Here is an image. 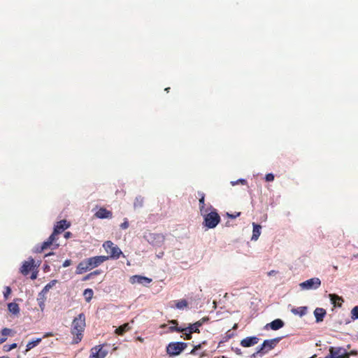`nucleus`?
<instances>
[{
    "mask_svg": "<svg viewBox=\"0 0 358 358\" xmlns=\"http://www.w3.org/2000/svg\"><path fill=\"white\" fill-rule=\"evenodd\" d=\"M1 335L3 336V337H6L7 336H9L11 333V329H8V328H3L1 331Z\"/></svg>",
    "mask_w": 358,
    "mask_h": 358,
    "instance_id": "obj_37",
    "label": "nucleus"
},
{
    "mask_svg": "<svg viewBox=\"0 0 358 358\" xmlns=\"http://www.w3.org/2000/svg\"><path fill=\"white\" fill-rule=\"evenodd\" d=\"M202 326V322H196L192 324H189V327L185 328V331H189V333H199V327Z\"/></svg>",
    "mask_w": 358,
    "mask_h": 358,
    "instance_id": "obj_17",
    "label": "nucleus"
},
{
    "mask_svg": "<svg viewBox=\"0 0 358 358\" xmlns=\"http://www.w3.org/2000/svg\"><path fill=\"white\" fill-rule=\"evenodd\" d=\"M206 341H203L202 343H200V344H198V345H195L194 347V348L191 350L190 354L191 355H195L196 350L201 349L202 345H206Z\"/></svg>",
    "mask_w": 358,
    "mask_h": 358,
    "instance_id": "obj_35",
    "label": "nucleus"
},
{
    "mask_svg": "<svg viewBox=\"0 0 358 358\" xmlns=\"http://www.w3.org/2000/svg\"><path fill=\"white\" fill-rule=\"evenodd\" d=\"M131 329V327L129 323H125L115 329V333L118 335H123L127 331Z\"/></svg>",
    "mask_w": 358,
    "mask_h": 358,
    "instance_id": "obj_21",
    "label": "nucleus"
},
{
    "mask_svg": "<svg viewBox=\"0 0 358 358\" xmlns=\"http://www.w3.org/2000/svg\"><path fill=\"white\" fill-rule=\"evenodd\" d=\"M105 345H98L90 350L89 358H105L108 355V350H105Z\"/></svg>",
    "mask_w": 358,
    "mask_h": 358,
    "instance_id": "obj_8",
    "label": "nucleus"
},
{
    "mask_svg": "<svg viewBox=\"0 0 358 358\" xmlns=\"http://www.w3.org/2000/svg\"><path fill=\"white\" fill-rule=\"evenodd\" d=\"M329 352L335 357V358H350V353L341 347H330Z\"/></svg>",
    "mask_w": 358,
    "mask_h": 358,
    "instance_id": "obj_11",
    "label": "nucleus"
},
{
    "mask_svg": "<svg viewBox=\"0 0 358 358\" xmlns=\"http://www.w3.org/2000/svg\"><path fill=\"white\" fill-rule=\"evenodd\" d=\"M53 335H54V334H53L52 333H50H50H46V334L44 335L43 338H47V337H49V336H53Z\"/></svg>",
    "mask_w": 358,
    "mask_h": 358,
    "instance_id": "obj_50",
    "label": "nucleus"
},
{
    "mask_svg": "<svg viewBox=\"0 0 358 358\" xmlns=\"http://www.w3.org/2000/svg\"><path fill=\"white\" fill-rule=\"evenodd\" d=\"M334 268L335 270H337V269H338V266H334Z\"/></svg>",
    "mask_w": 358,
    "mask_h": 358,
    "instance_id": "obj_59",
    "label": "nucleus"
},
{
    "mask_svg": "<svg viewBox=\"0 0 358 358\" xmlns=\"http://www.w3.org/2000/svg\"><path fill=\"white\" fill-rule=\"evenodd\" d=\"M184 332V336H181L182 338H184V339L189 340L192 338V333H189V331H183Z\"/></svg>",
    "mask_w": 358,
    "mask_h": 358,
    "instance_id": "obj_39",
    "label": "nucleus"
},
{
    "mask_svg": "<svg viewBox=\"0 0 358 358\" xmlns=\"http://www.w3.org/2000/svg\"><path fill=\"white\" fill-rule=\"evenodd\" d=\"M103 247L106 252L110 255V258L118 259L122 254L120 249L110 241H106L103 244Z\"/></svg>",
    "mask_w": 358,
    "mask_h": 358,
    "instance_id": "obj_7",
    "label": "nucleus"
},
{
    "mask_svg": "<svg viewBox=\"0 0 358 358\" xmlns=\"http://www.w3.org/2000/svg\"><path fill=\"white\" fill-rule=\"evenodd\" d=\"M315 357H316V355H314L313 356H312V357H310V358H315Z\"/></svg>",
    "mask_w": 358,
    "mask_h": 358,
    "instance_id": "obj_60",
    "label": "nucleus"
},
{
    "mask_svg": "<svg viewBox=\"0 0 358 358\" xmlns=\"http://www.w3.org/2000/svg\"><path fill=\"white\" fill-rule=\"evenodd\" d=\"M57 282V281L56 280H52L50 281L43 287L40 294L47 293Z\"/></svg>",
    "mask_w": 358,
    "mask_h": 358,
    "instance_id": "obj_25",
    "label": "nucleus"
},
{
    "mask_svg": "<svg viewBox=\"0 0 358 358\" xmlns=\"http://www.w3.org/2000/svg\"><path fill=\"white\" fill-rule=\"evenodd\" d=\"M240 215H241V213H240V212H239V213H237L236 214H234V215L227 213V216H228L229 217H230V218H232V219H234V218H236V217H238Z\"/></svg>",
    "mask_w": 358,
    "mask_h": 358,
    "instance_id": "obj_43",
    "label": "nucleus"
},
{
    "mask_svg": "<svg viewBox=\"0 0 358 358\" xmlns=\"http://www.w3.org/2000/svg\"><path fill=\"white\" fill-rule=\"evenodd\" d=\"M329 298H330L331 303L334 305H336L338 301H343V299L341 296H339L336 294H329Z\"/></svg>",
    "mask_w": 358,
    "mask_h": 358,
    "instance_id": "obj_30",
    "label": "nucleus"
},
{
    "mask_svg": "<svg viewBox=\"0 0 358 358\" xmlns=\"http://www.w3.org/2000/svg\"><path fill=\"white\" fill-rule=\"evenodd\" d=\"M0 358H8V357H1Z\"/></svg>",
    "mask_w": 358,
    "mask_h": 358,
    "instance_id": "obj_61",
    "label": "nucleus"
},
{
    "mask_svg": "<svg viewBox=\"0 0 358 358\" xmlns=\"http://www.w3.org/2000/svg\"><path fill=\"white\" fill-rule=\"evenodd\" d=\"M185 328H182L177 326H171L169 327V331L171 332L176 331V332H183L185 331Z\"/></svg>",
    "mask_w": 358,
    "mask_h": 358,
    "instance_id": "obj_34",
    "label": "nucleus"
},
{
    "mask_svg": "<svg viewBox=\"0 0 358 358\" xmlns=\"http://www.w3.org/2000/svg\"><path fill=\"white\" fill-rule=\"evenodd\" d=\"M292 313L294 315H299L301 317L307 313V308L306 306H301L296 308H292Z\"/></svg>",
    "mask_w": 358,
    "mask_h": 358,
    "instance_id": "obj_22",
    "label": "nucleus"
},
{
    "mask_svg": "<svg viewBox=\"0 0 358 358\" xmlns=\"http://www.w3.org/2000/svg\"><path fill=\"white\" fill-rule=\"evenodd\" d=\"M327 314L326 310L322 308H316L314 310L316 322L319 323L323 321Z\"/></svg>",
    "mask_w": 358,
    "mask_h": 358,
    "instance_id": "obj_16",
    "label": "nucleus"
},
{
    "mask_svg": "<svg viewBox=\"0 0 358 358\" xmlns=\"http://www.w3.org/2000/svg\"><path fill=\"white\" fill-rule=\"evenodd\" d=\"M265 180L267 182H271L274 180V175L273 173H268L265 176Z\"/></svg>",
    "mask_w": 358,
    "mask_h": 358,
    "instance_id": "obj_38",
    "label": "nucleus"
},
{
    "mask_svg": "<svg viewBox=\"0 0 358 358\" xmlns=\"http://www.w3.org/2000/svg\"><path fill=\"white\" fill-rule=\"evenodd\" d=\"M169 322L170 324H174L175 326L178 325V321L176 320H169Z\"/></svg>",
    "mask_w": 358,
    "mask_h": 358,
    "instance_id": "obj_46",
    "label": "nucleus"
},
{
    "mask_svg": "<svg viewBox=\"0 0 358 358\" xmlns=\"http://www.w3.org/2000/svg\"><path fill=\"white\" fill-rule=\"evenodd\" d=\"M203 224L208 229L215 228L220 222V216L216 210H213L208 213H203Z\"/></svg>",
    "mask_w": 358,
    "mask_h": 358,
    "instance_id": "obj_4",
    "label": "nucleus"
},
{
    "mask_svg": "<svg viewBox=\"0 0 358 358\" xmlns=\"http://www.w3.org/2000/svg\"><path fill=\"white\" fill-rule=\"evenodd\" d=\"M151 236H152V238L154 240H156L157 242H158L159 243H161L164 242V237L162 234H151Z\"/></svg>",
    "mask_w": 358,
    "mask_h": 358,
    "instance_id": "obj_31",
    "label": "nucleus"
},
{
    "mask_svg": "<svg viewBox=\"0 0 358 358\" xmlns=\"http://www.w3.org/2000/svg\"><path fill=\"white\" fill-rule=\"evenodd\" d=\"M234 336V334L233 332H231V330H229L227 331L224 337L223 338V340L220 341L219 343V346L224 343V342H227V341H229L230 338H231L233 336Z\"/></svg>",
    "mask_w": 358,
    "mask_h": 358,
    "instance_id": "obj_29",
    "label": "nucleus"
},
{
    "mask_svg": "<svg viewBox=\"0 0 358 358\" xmlns=\"http://www.w3.org/2000/svg\"><path fill=\"white\" fill-rule=\"evenodd\" d=\"M120 227L122 229H126L129 227V222L127 218L124 219V222L120 224Z\"/></svg>",
    "mask_w": 358,
    "mask_h": 358,
    "instance_id": "obj_40",
    "label": "nucleus"
},
{
    "mask_svg": "<svg viewBox=\"0 0 358 358\" xmlns=\"http://www.w3.org/2000/svg\"><path fill=\"white\" fill-rule=\"evenodd\" d=\"M239 183H241L242 185H246L247 184V181L245 179H238V180H237L236 181H231V184L232 186H235V185H238Z\"/></svg>",
    "mask_w": 358,
    "mask_h": 358,
    "instance_id": "obj_36",
    "label": "nucleus"
},
{
    "mask_svg": "<svg viewBox=\"0 0 358 358\" xmlns=\"http://www.w3.org/2000/svg\"><path fill=\"white\" fill-rule=\"evenodd\" d=\"M34 259L30 257L27 261L24 262L22 266L20 268V273L24 275L29 274V271L34 266Z\"/></svg>",
    "mask_w": 358,
    "mask_h": 358,
    "instance_id": "obj_12",
    "label": "nucleus"
},
{
    "mask_svg": "<svg viewBox=\"0 0 358 358\" xmlns=\"http://www.w3.org/2000/svg\"><path fill=\"white\" fill-rule=\"evenodd\" d=\"M351 318L355 320L358 319V306L354 307L351 310Z\"/></svg>",
    "mask_w": 358,
    "mask_h": 358,
    "instance_id": "obj_32",
    "label": "nucleus"
},
{
    "mask_svg": "<svg viewBox=\"0 0 358 358\" xmlns=\"http://www.w3.org/2000/svg\"><path fill=\"white\" fill-rule=\"evenodd\" d=\"M129 282L131 284L138 283L141 285H146L152 282V279L148 277L135 275L130 278Z\"/></svg>",
    "mask_w": 358,
    "mask_h": 358,
    "instance_id": "obj_13",
    "label": "nucleus"
},
{
    "mask_svg": "<svg viewBox=\"0 0 358 358\" xmlns=\"http://www.w3.org/2000/svg\"><path fill=\"white\" fill-rule=\"evenodd\" d=\"M58 237L54 236L51 234L49 238L44 241L40 247L36 248V252L41 253L47 249L55 250L59 248V244L57 243Z\"/></svg>",
    "mask_w": 358,
    "mask_h": 358,
    "instance_id": "obj_6",
    "label": "nucleus"
},
{
    "mask_svg": "<svg viewBox=\"0 0 358 358\" xmlns=\"http://www.w3.org/2000/svg\"><path fill=\"white\" fill-rule=\"evenodd\" d=\"M69 227L70 223L68 222L66 220H60L55 224L52 234L55 237H58L59 234L62 233L65 229H68Z\"/></svg>",
    "mask_w": 358,
    "mask_h": 358,
    "instance_id": "obj_10",
    "label": "nucleus"
},
{
    "mask_svg": "<svg viewBox=\"0 0 358 358\" xmlns=\"http://www.w3.org/2000/svg\"><path fill=\"white\" fill-rule=\"evenodd\" d=\"M108 259V257L106 256H95L87 258L78 264L76 268V273L82 274L88 270L97 267Z\"/></svg>",
    "mask_w": 358,
    "mask_h": 358,
    "instance_id": "obj_2",
    "label": "nucleus"
},
{
    "mask_svg": "<svg viewBox=\"0 0 358 358\" xmlns=\"http://www.w3.org/2000/svg\"><path fill=\"white\" fill-rule=\"evenodd\" d=\"M17 348L16 343H13L11 345H4L3 348L4 352H9L13 349H15Z\"/></svg>",
    "mask_w": 358,
    "mask_h": 358,
    "instance_id": "obj_33",
    "label": "nucleus"
},
{
    "mask_svg": "<svg viewBox=\"0 0 358 358\" xmlns=\"http://www.w3.org/2000/svg\"><path fill=\"white\" fill-rule=\"evenodd\" d=\"M92 277V274H91V273H89L88 275H87L84 278V280H89V279H90Z\"/></svg>",
    "mask_w": 358,
    "mask_h": 358,
    "instance_id": "obj_49",
    "label": "nucleus"
},
{
    "mask_svg": "<svg viewBox=\"0 0 358 358\" xmlns=\"http://www.w3.org/2000/svg\"><path fill=\"white\" fill-rule=\"evenodd\" d=\"M143 205V198L141 196H137L134 201V206L135 208H141Z\"/></svg>",
    "mask_w": 358,
    "mask_h": 358,
    "instance_id": "obj_28",
    "label": "nucleus"
},
{
    "mask_svg": "<svg viewBox=\"0 0 358 358\" xmlns=\"http://www.w3.org/2000/svg\"><path fill=\"white\" fill-rule=\"evenodd\" d=\"M349 353H350V356L351 355H357V352H355V351H351V352H349Z\"/></svg>",
    "mask_w": 358,
    "mask_h": 358,
    "instance_id": "obj_54",
    "label": "nucleus"
},
{
    "mask_svg": "<svg viewBox=\"0 0 358 358\" xmlns=\"http://www.w3.org/2000/svg\"><path fill=\"white\" fill-rule=\"evenodd\" d=\"M11 293V289L9 287H6V290L3 292V295L5 298H7L9 294Z\"/></svg>",
    "mask_w": 358,
    "mask_h": 358,
    "instance_id": "obj_41",
    "label": "nucleus"
},
{
    "mask_svg": "<svg viewBox=\"0 0 358 358\" xmlns=\"http://www.w3.org/2000/svg\"><path fill=\"white\" fill-rule=\"evenodd\" d=\"M275 273H276L275 271L272 270V271L268 272V275H274Z\"/></svg>",
    "mask_w": 358,
    "mask_h": 358,
    "instance_id": "obj_53",
    "label": "nucleus"
},
{
    "mask_svg": "<svg viewBox=\"0 0 358 358\" xmlns=\"http://www.w3.org/2000/svg\"><path fill=\"white\" fill-rule=\"evenodd\" d=\"M282 337H277L270 340H265L262 345L258 348L257 352L252 355L255 357L256 355L263 356L272 349H273L280 341Z\"/></svg>",
    "mask_w": 358,
    "mask_h": 358,
    "instance_id": "obj_3",
    "label": "nucleus"
},
{
    "mask_svg": "<svg viewBox=\"0 0 358 358\" xmlns=\"http://www.w3.org/2000/svg\"><path fill=\"white\" fill-rule=\"evenodd\" d=\"M237 327H238V324H235L233 326V329H237Z\"/></svg>",
    "mask_w": 358,
    "mask_h": 358,
    "instance_id": "obj_56",
    "label": "nucleus"
},
{
    "mask_svg": "<svg viewBox=\"0 0 358 358\" xmlns=\"http://www.w3.org/2000/svg\"><path fill=\"white\" fill-rule=\"evenodd\" d=\"M92 274V275H99L101 273V271L100 270H96L92 273H90Z\"/></svg>",
    "mask_w": 358,
    "mask_h": 358,
    "instance_id": "obj_44",
    "label": "nucleus"
},
{
    "mask_svg": "<svg viewBox=\"0 0 358 358\" xmlns=\"http://www.w3.org/2000/svg\"><path fill=\"white\" fill-rule=\"evenodd\" d=\"M85 327V315L84 313H80L72 322L71 333L73 335V344H77L82 341Z\"/></svg>",
    "mask_w": 358,
    "mask_h": 358,
    "instance_id": "obj_1",
    "label": "nucleus"
},
{
    "mask_svg": "<svg viewBox=\"0 0 358 358\" xmlns=\"http://www.w3.org/2000/svg\"><path fill=\"white\" fill-rule=\"evenodd\" d=\"M93 294L94 292L92 289L88 288L84 291L83 295L85 297V299L87 302H89L92 299Z\"/></svg>",
    "mask_w": 358,
    "mask_h": 358,
    "instance_id": "obj_27",
    "label": "nucleus"
},
{
    "mask_svg": "<svg viewBox=\"0 0 358 358\" xmlns=\"http://www.w3.org/2000/svg\"><path fill=\"white\" fill-rule=\"evenodd\" d=\"M41 341V338H37L36 340L35 341H31V342H29L27 345V349H26V351H29L31 349H32L33 348H34L35 346H36Z\"/></svg>",
    "mask_w": 358,
    "mask_h": 358,
    "instance_id": "obj_26",
    "label": "nucleus"
},
{
    "mask_svg": "<svg viewBox=\"0 0 358 358\" xmlns=\"http://www.w3.org/2000/svg\"><path fill=\"white\" fill-rule=\"evenodd\" d=\"M8 308L9 311L15 315L19 313L20 308L17 303H10L8 305Z\"/></svg>",
    "mask_w": 358,
    "mask_h": 358,
    "instance_id": "obj_24",
    "label": "nucleus"
},
{
    "mask_svg": "<svg viewBox=\"0 0 358 358\" xmlns=\"http://www.w3.org/2000/svg\"><path fill=\"white\" fill-rule=\"evenodd\" d=\"M259 341L257 336L246 337L241 341V345L244 348H249L257 344Z\"/></svg>",
    "mask_w": 358,
    "mask_h": 358,
    "instance_id": "obj_14",
    "label": "nucleus"
},
{
    "mask_svg": "<svg viewBox=\"0 0 358 358\" xmlns=\"http://www.w3.org/2000/svg\"><path fill=\"white\" fill-rule=\"evenodd\" d=\"M284 322L280 319H276L272 321L268 325L270 326L271 329L273 330H278L282 328L284 326Z\"/></svg>",
    "mask_w": 358,
    "mask_h": 358,
    "instance_id": "obj_19",
    "label": "nucleus"
},
{
    "mask_svg": "<svg viewBox=\"0 0 358 358\" xmlns=\"http://www.w3.org/2000/svg\"><path fill=\"white\" fill-rule=\"evenodd\" d=\"M72 262L71 259H66L63 263V267H67L69 266L71 264Z\"/></svg>",
    "mask_w": 358,
    "mask_h": 358,
    "instance_id": "obj_42",
    "label": "nucleus"
},
{
    "mask_svg": "<svg viewBox=\"0 0 358 358\" xmlns=\"http://www.w3.org/2000/svg\"><path fill=\"white\" fill-rule=\"evenodd\" d=\"M207 320H208V317H203L202 319H201L198 322H202V324H203Z\"/></svg>",
    "mask_w": 358,
    "mask_h": 358,
    "instance_id": "obj_47",
    "label": "nucleus"
},
{
    "mask_svg": "<svg viewBox=\"0 0 358 358\" xmlns=\"http://www.w3.org/2000/svg\"><path fill=\"white\" fill-rule=\"evenodd\" d=\"M95 216L99 219H110L113 217V213L105 208H100L96 212Z\"/></svg>",
    "mask_w": 358,
    "mask_h": 358,
    "instance_id": "obj_15",
    "label": "nucleus"
},
{
    "mask_svg": "<svg viewBox=\"0 0 358 358\" xmlns=\"http://www.w3.org/2000/svg\"><path fill=\"white\" fill-rule=\"evenodd\" d=\"M6 339H7L6 337L0 338V344L4 343L6 341Z\"/></svg>",
    "mask_w": 358,
    "mask_h": 358,
    "instance_id": "obj_51",
    "label": "nucleus"
},
{
    "mask_svg": "<svg viewBox=\"0 0 358 358\" xmlns=\"http://www.w3.org/2000/svg\"><path fill=\"white\" fill-rule=\"evenodd\" d=\"M260 229H261V226L259 224L253 223L252 240L257 241L259 238L260 234H261Z\"/></svg>",
    "mask_w": 358,
    "mask_h": 358,
    "instance_id": "obj_20",
    "label": "nucleus"
},
{
    "mask_svg": "<svg viewBox=\"0 0 358 358\" xmlns=\"http://www.w3.org/2000/svg\"><path fill=\"white\" fill-rule=\"evenodd\" d=\"M234 351L237 354V355H241V349L239 348H236L234 350Z\"/></svg>",
    "mask_w": 358,
    "mask_h": 358,
    "instance_id": "obj_48",
    "label": "nucleus"
},
{
    "mask_svg": "<svg viewBox=\"0 0 358 358\" xmlns=\"http://www.w3.org/2000/svg\"><path fill=\"white\" fill-rule=\"evenodd\" d=\"M320 285V280L318 278H313L301 282L300 287L303 289H312L318 288Z\"/></svg>",
    "mask_w": 358,
    "mask_h": 358,
    "instance_id": "obj_9",
    "label": "nucleus"
},
{
    "mask_svg": "<svg viewBox=\"0 0 358 358\" xmlns=\"http://www.w3.org/2000/svg\"><path fill=\"white\" fill-rule=\"evenodd\" d=\"M36 277H37V274H36V273H33L31 274V278L32 280H34V279H36Z\"/></svg>",
    "mask_w": 358,
    "mask_h": 358,
    "instance_id": "obj_52",
    "label": "nucleus"
},
{
    "mask_svg": "<svg viewBox=\"0 0 358 358\" xmlns=\"http://www.w3.org/2000/svg\"><path fill=\"white\" fill-rule=\"evenodd\" d=\"M187 346L186 343L173 342L166 347V352L171 357L179 355Z\"/></svg>",
    "mask_w": 358,
    "mask_h": 358,
    "instance_id": "obj_5",
    "label": "nucleus"
},
{
    "mask_svg": "<svg viewBox=\"0 0 358 358\" xmlns=\"http://www.w3.org/2000/svg\"><path fill=\"white\" fill-rule=\"evenodd\" d=\"M169 90H170V87H166V88H165V91H166V92H169Z\"/></svg>",
    "mask_w": 358,
    "mask_h": 358,
    "instance_id": "obj_58",
    "label": "nucleus"
},
{
    "mask_svg": "<svg viewBox=\"0 0 358 358\" xmlns=\"http://www.w3.org/2000/svg\"><path fill=\"white\" fill-rule=\"evenodd\" d=\"M72 234L70 231H67L64 234V237L69 238L71 236Z\"/></svg>",
    "mask_w": 358,
    "mask_h": 358,
    "instance_id": "obj_45",
    "label": "nucleus"
},
{
    "mask_svg": "<svg viewBox=\"0 0 358 358\" xmlns=\"http://www.w3.org/2000/svg\"><path fill=\"white\" fill-rule=\"evenodd\" d=\"M176 307L178 309L182 310L188 306V303L185 299L175 301Z\"/></svg>",
    "mask_w": 358,
    "mask_h": 358,
    "instance_id": "obj_23",
    "label": "nucleus"
},
{
    "mask_svg": "<svg viewBox=\"0 0 358 358\" xmlns=\"http://www.w3.org/2000/svg\"><path fill=\"white\" fill-rule=\"evenodd\" d=\"M198 196H199V209L201 215L207 213V210L205 209V194L202 192H198Z\"/></svg>",
    "mask_w": 358,
    "mask_h": 358,
    "instance_id": "obj_18",
    "label": "nucleus"
},
{
    "mask_svg": "<svg viewBox=\"0 0 358 358\" xmlns=\"http://www.w3.org/2000/svg\"><path fill=\"white\" fill-rule=\"evenodd\" d=\"M137 339L141 342H143V338L141 337H138Z\"/></svg>",
    "mask_w": 358,
    "mask_h": 358,
    "instance_id": "obj_55",
    "label": "nucleus"
},
{
    "mask_svg": "<svg viewBox=\"0 0 358 358\" xmlns=\"http://www.w3.org/2000/svg\"><path fill=\"white\" fill-rule=\"evenodd\" d=\"M53 254H54L53 252H49L48 254H46V255H45V257H48V256L52 255H53Z\"/></svg>",
    "mask_w": 358,
    "mask_h": 358,
    "instance_id": "obj_57",
    "label": "nucleus"
}]
</instances>
